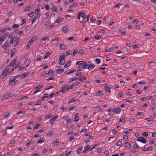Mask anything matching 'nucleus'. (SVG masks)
Returning <instances> with one entry per match:
<instances>
[{"label":"nucleus","mask_w":156,"mask_h":156,"mask_svg":"<svg viewBox=\"0 0 156 156\" xmlns=\"http://www.w3.org/2000/svg\"><path fill=\"white\" fill-rule=\"evenodd\" d=\"M80 62H81V63H79L78 65V69H79L78 71L86 69V66H87V62H83L82 61L77 62L76 64L77 65Z\"/></svg>","instance_id":"1"},{"label":"nucleus","mask_w":156,"mask_h":156,"mask_svg":"<svg viewBox=\"0 0 156 156\" xmlns=\"http://www.w3.org/2000/svg\"><path fill=\"white\" fill-rule=\"evenodd\" d=\"M66 57L65 55H61L59 58L58 64L60 65H64L65 63L64 58Z\"/></svg>","instance_id":"2"},{"label":"nucleus","mask_w":156,"mask_h":156,"mask_svg":"<svg viewBox=\"0 0 156 156\" xmlns=\"http://www.w3.org/2000/svg\"><path fill=\"white\" fill-rule=\"evenodd\" d=\"M92 62L91 61L87 62L86 69H88L89 70L93 69L95 66V65L94 64H91Z\"/></svg>","instance_id":"3"},{"label":"nucleus","mask_w":156,"mask_h":156,"mask_svg":"<svg viewBox=\"0 0 156 156\" xmlns=\"http://www.w3.org/2000/svg\"><path fill=\"white\" fill-rule=\"evenodd\" d=\"M69 89H70L69 86L65 85L60 90V92L62 93H64L65 92V90L66 91H69Z\"/></svg>","instance_id":"4"},{"label":"nucleus","mask_w":156,"mask_h":156,"mask_svg":"<svg viewBox=\"0 0 156 156\" xmlns=\"http://www.w3.org/2000/svg\"><path fill=\"white\" fill-rule=\"evenodd\" d=\"M35 40H30L28 43L27 46L25 48L27 49L29 48L30 46L33 44V43L36 41Z\"/></svg>","instance_id":"5"},{"label":"nucleus","mask_w":156,"mask_h":156,"mask_svg":"<svg viewBox=\"0 0 156 156\" xmlns=\"http://www.w3.org/2000/svg\"><path fill=\"white\" fill-rule=\"evenodd\" d=\"M137 141L143 143H145L146 142V140L143 137H139L137 139Z\"/></svg>","instance_id":"6"},{"label":"nucleus","mask_w":156,"mask_h":156,"mask_svg":"<svg viewBox=\"0 0 156 156\" xmlns=\"http://www.w3.org/2000/svg\"><path fill=\"white\" fill-rule=\"evenodd\" d=\"M30 74V72H26L24 73L22 75H20V76H21L22 78H24L25 77L28 76Z\"/></svg>","instance_id":"7"},{"label":"nucleus","mask_w":156,"mask_h":156,"mask_svg":"<svg viewBox=\"0 0 156 156\" xmlns=\"http://www.w3.org/2000/svg\"><path fill=\"white\" fill-rule=\"evenodd\" d=\"M79 12L80 14V16L83 20L85 19V17L86 16V14L84 12L81 11Z\"/></svg>","instance_id":"8"},{"label":"nucleus","mask_w":156,"mask_h":156,"mask_svg":"<svg viewBox=\"0 0 156 156\" xmlns=\"http://www.w3.org/2000/svg\"><path fill=\"white\" fill-rule=\"evenodd\" d=\"M103 94V92L102 91L98 90L96 92V95L98 96H101Z\"/></svg>","instance_id":"9"},{"label":"nucleus","mask_w":156,"mask_h":156,"mask_svg":"<svg viewBox=\"0 0 156 156\" xmlns=\"http://www.w3.org/2000/svg\"><path fill=\"white\" fill-rule=\"evenodd\" d=\"M90 148V146L89 145H87L84 147V149L83 151V153H84L86 151L89 150Z\"/></svg>","instance_id":"10"},{"label":"nucleus","mask_w":156,"mask_h":156,"mask_svg":"<svg viewBox=\"0 0 156 156\" xmlns=\"http://www.w3.org/2000/svg\"><path fill=\"white\" fill-rule=\"evenodd\" d=\"M17 60L16 58H15L11 62L10 64V66H13L15 64V63L16 62V61ZM9 65L8 66L6 67V68H7L8 67H9Z\"/></svg>","instance_id":"11"},{"label":"nucleus","mask_w":156,"mask_h":156,"mask_svg":"<svg viewBox=\"0 0 156 156\" xmlns=\"http://www.w3.org/2000/svg\"><path fill=\"white\" fill-rule=\"evenodd\" d=\"M58 116L57 115H56L50 120V124L51 125H52L53 124V121H55L58 118Z\"/></svg>","instance_id":"12"},{"label":"nucleus","mask_w":156,"mask_h":156,"mask_svg":"<svg viewBox=\"0 0 156 156\" xmlns=\"http://www.w3.org/2000/svg\"><path fill=\"white\" fill-rule=\"evenodd\" d=\"M9 34V33L8 32L6 33L3 35L2 37H0V39H5L8 36Z\"/></svg>","instance_id":"13"},{"label":"nucleus","mask_w":156,"mask_h":156,"mask_svg":"<svg viewBox=\"0 0 156 156\" xmlns=\"http://www.w3.org/2000/svg\"><path fill=\"white\" fill-rule=\"evenodd\" d=\"M64 71V69H56L55 71V72L57 73L60 74Z\"/></svg>","instance_id":"14"},{"label":"nucleus","mask_w":156,"mask_h":156,"mask_svg":"<svg viewBox=\"0 0 156 156\" xmlns=\"http://www.w3.org/2000/svg\"><path fill=\"white\" fill-rule=\"evenodd\" d=\"M86 78L84 76H82L80 77H78L77 78V80H80L81 82H83L84 80H85Z\"/></svg>","instance_id":"15"},{"label":"nucleus","mask_w":156,"mask_h":156,"mask_svg":"<svg viewBox=\"0 0 156 156\" xmlns=\"http://www.w3.org/2000/svg\"><path fill=\"white\" fill-rule=\"evenodd\" d=\"M68 28V26H64L61 29V30L64 31L65 32H66L67 31V30Z\"/></svg>","instance_id":"16"},{"label":"nucleus","mask_w":156,"mask_h":156,"mask_svg":"<svg viewBox=\"0 0 156 156\" xmlns=\"http://www.w3.org/2000/svg\"><path fill=\"white\" fill-rule=\"evenodd\" d=\"M8 71L9 70H8V69L6 68H5L3 70V73L2 74V75L3 76H6V75L7 73V71Z\"/></svg>","instance_id":"17"},{"label":"nucleus","mask_w":156,"mask_h":156,"mask_svg":"<svg viewBox=\"0 0 156 156\" xmlns=\"http://www.w3.org/2000/svg\"><path fill=\"white\" fill-rule=\"evenodd\" d=\"M40 16V14H37L36 16L35 17V18L33 19L32 21V23H34L35 21L38 19L39 17Z\"/></svg>","instance_id":"18"},{"label":"nucleus","mask_w":156,"mask_h":156,"mask_svg":"<svg viewBox=\"0 0 156 156\" xmlns=\"http://www.w3.org/2000/svg\"><path fill=\"white\" fill-rule=\"evenodd\" d=\"M44 86V84H38L37 86H36L35 88V89H40L41 88L43 87Z\"/></svg>","instance_id":"19"},{"label":"nucleus","mask_w":156,"mask_h":156,"mask_svg":"<svg viewBox=\"0 0 156 156\" xmlns=\"http://www.w3.org/2000/svg\"><path fill=\"white\" fill-rule=\"evenodd\" d=\"M153 148L151 147L150 146L148 148H146L145 147H144L143 149L142 150L144 151H149V150H151V151H152L153 149Z\"/></svg>","instance_id":"20"},{"label":"nucleus","mask_w":156,"mask_h":156,"mask_svg":"<svg viewBox=\"0 0 156 156\" xmlns=\"http://www.w3.org/2000/svg\"><path fill=\"white\" fill-rule=\"evenodd\" d=\"M104 89L108 93H110V88L108 87L106 85L104 86Z\"/></svg>","instance_id":"21"},{"label":"nucleus","mask_w":156,"mask_h":156,"mask_svg":"<svg viewBox=\"0 0 156 156\" xmlns=\"http://www.w3.org/2000/svg\"><path fill=\"white\" fill-rule=\"evenodd\" d=\"M63 19L64 18H63L59 17L55 22V23H59L61 21H62Z\"/></svg>","instance_id":"22"},{"label":"nucleus","mask_w":156,"mask_h":156,"mask_svg":"<svg viewBox=\"0 0 156 156\" xmlns=\"http://www.w3.org/2000/svg\"><path fill=\"white\" fill-rule=\"evenodd\" d=\"M50 9L53 12H55L56 13L57 12V8L56 6H53L52 8H50Z\"/></svg>","instance_id":"23"},{"label":"nucleus","mask_w":156,"mask_h":156,"mask_svg":"<svg viewBox=\"0 0 156 156\" xmlns=\"http://www.w3.org/2000/svg\"><path fill=\"white\" fill-rule=\"evenodd\" d=\"M115 109V113L117 114H119L120 112V109L119 108H116Z\"/></svg>","instance_id":"24"},{"label":"nucleus","mask_w":156,"mask_h":156,"mask_svg":"<svg viewBox=\"0 0 156 156\" xmlns=\"http://www.w3.org/2000/svg\"><path fill=\"white\" fill-rule=\"evenodd\" d=\"M9 43L6 42L2 46V48L3 49H5L6 48L8 47Z\"/></svg>","instance_id":"25"},{"label":"nucleus","mask_w":156,"mask_h":156,"mask_svg":"<svg viewBox=\"0 0 156 156\" xmlns=\"http://www.w3.org/2000/svg\"><path fill=\"white\" fill-rule=\"evenodd\" d=\"M31 7V6L30 5H29L28 6H26L25 8L24 9V11H28L30 10Z\"/></svg>","instance_id":"26"},{"label":"nucleus","mask_w":156,"mask_h":156,"mask_svg":"<svg viewBox=\"0 0 156 156\" xmlns=\"http://www.w3.org/2000/svg\"><path fill=\"white\" fill-rule=\"evenodd\" d=\"M124 66L125 68L126 69H128L129 68H131L132 69L133 68L131 66H130L129 64L128 63L126 64Z\"/></svg>","instance_id":"27"},{"label":"nucleus","mask_w":156,"mask_h":156,"mask_svg":"<svg viewBox=\"0 0 156 156\" xmlns=\"http://www.w3.org/2000/svg\"><path fill=\"white\" fill-rule=\"evenodd\" d=\"M53 133L54 132L53 131H49L48 133L47 134V135L48 136H51L53 135Z\"/></svg>","instance_id":"28"},{"label":"nucleus","mask_w":156,"mask_h":156,"mask_svg":"<svg viewBox=\"0 0 156 156\" xmlns=\"http://www.w3.org/2000/svg\"><path fill=\"white\" fill-rule=\"evenodd\" d=\"M125 147L128 148H129L130 147V144L128 142H127L125 144Z\"/></svg>","instance_id":"29"},{"label":"nucleus","mask_w":156,"mask_h":156,"mask_svg":"<svg viewBox=\"0 0 156 156\" xmlns=\"http://www.w3.org/2000/svg\"><path fill=\"white\" fill-rule=\"evenodd\" d=\"M40 124H39L38 123H37L36 124V125H35V126L34 127V128H33V130L37 129L38 128V127L40 126Z\"/></svg>","instance_id":"30"},{"label":"nucleus","mask_w":156,"mask_h":156,"mask_svg":"<svg viewBox=\"0 0 156 156\" xmlns=\"http://www.w3.org/2000/svg\"><path fill=\"white\" fill-rule=\"evenodd\" d=\"M77 80V77H74L73 78H70L69 81V83H70V82L73 81L74 80Z\"/></svg>","instance_id":"31"},{"label":"nucleus","mask_w":156,"mask_h":156,"mask_svg":"<svg viewBox=\"0 0 156 156\" xmlns=\"http://www.w3.org/2000/svg\"><path fill=\"white\" fill-rule=\"evenodd\" d=\"M70 66V62H68L66 63L64 66V67L65 68H66L68 67H69Z\"/></svg>","instance_id":"32"},{"label":"nucleus","mask_w":156,"mask_h":156,"mask_svg":"<svg viewBox=\"0 0 156 156\" xmlns=\"http://www.w3.org/2000/svg\"><path fill=\"white\" fill-rule=\"evenodd\" d=\"M47 95H48V94H44V95L43 96L41 97V99H40L42 101H43L45 98H47L48 97V96Z\"/></svg>","instance_id":"33"},{"label":"nucleus","mask_w":156,"mask_h":156,"mask_svg":"<svg viewBox=\"0 0 156 156\" xmlns=\"http://www.w3.org/2000/svg\"><path fill=\"white\" fill-rule=\"evenodd\" d=\"M53 71L52 70H50L48 73H45V75H48L49 74H53Z\"/></svg>","instance_id":"34"},{"label":"nucleus","mask_w":156,"mask_h":156,"mask_svg":"<svg viewBox=\"0 0 156 156\" xmlns=\"http://www.w3.org/2000/svg\"><path fill=\"white\" fill-rule=\"evenodd\" d=\"M45 141V139L44 138H41L38 141L37 143H41Z\"/></svg>","instance_id":"35"},{"label":"nucleus","mask_w":156,"mask_h":156,"mask_svg":"<svg viewBox=\"0 0 156 156\" xmlns=\"http://www.w3.org/2000/svg\"><path fill=\"white\" fill-rule=\"evenodd\" d=\"M53 116V115L51 114H49L48 115H47L45 117V118L46 119H49L50 117H51Z\"/></svg>","instance_id":"36"},{"label":"nucleus","mask_w":156,"mask_h":156,"mask_svg":"<svg viewBox=\"0 0 156 156\" xmlns=\"http://www.w3.org/2000/svg\"><path fill=\"white\" fill-rule=\"evenodd\" d=\"M15 36V35L13 34H11L9 35V38H10V39H16V38H13Z\"/></svg>","instance_id":"37"},{"label":"nucleus","mask_w":156,"mask_h":156,"mask_svg":"<svg viewBox=\"0 0 156 156\" xmlns=\"http://www.w3.org/2000/svg\"><path fill=\"white\" fill-rule=\"evenodd\" d=\"M102 37L100 35H97L94 37V39H100Z\"/></svg>","instance_id":"38"},{"label":"nucleus","mask_w":156,"mask_h":156,"mask_svg":"<svg viewBox=\"0 0 156 156\" xmlns=\"http://www.w3.org/2000/svg\"><path fill=\"white\" fill-rule=\"evenodd\" d=\"M59 45L60 46V48L61 49L64 50L66 48L64 44H61Z\"/></svg>","instance_id":"39"},{"label":"nucleus","mask_w":156,"mask_h":156,"mask_svg":"<svg viewBox=\"0 0 156 156\" xmlns=\"http://www.w3.org/2000/svg\"><path fill=\"white\" fill-rule=\"evenodd\" d=\"M77 4L76 3H74L73 4H71L69 5V8H71L73 7L74 6L76 7L77 6Z\"/></svg>","instance_id":"40"},{"label":"nucleus","mask_w":156,"mask_h":156,"mask_svg":"<svg viewBox=\"0 0 156 156\" xmlns=\"http://www.w3.org/2000/svg\"><path fill=\"white\" fill-rule=\"evenodd\" d=\"M96 21V20L94 18V17H93V16H92L90 20V21L91 23H94Z\"/></svg>","instance_id":"41"},{"label":"nucleus","mask_w":156,"mask_h":156,"mask_svg":"<svg viewBox=\"0 0 156 156\" xmlns=\"http://www.w3.org/2000/svg\"><path fill=\"white\" fill-rule=\"evenodd\" d=\"M9 84L10 85H11V86H13L15 84V83H14V81H13L11 80H9Z\"/></svg>","instance_id":"42"},{"label":"nucleus","mask_w":156,"mask_h":156,"mask_svg":"<svg viewBox=\"0 0 156 156\" xmlns=\"http://www.w3.org/2000/svg\"><path fill=\"white\" fill-rule=\"evenodd\" d=\"M59 143L58 140H56L53 143V145L54 146H56L59 144Z\"/></svg>","instance_id":"43"},{"label":"nucleus","mask_w":156,"mask_h":156,"mask_svg":"<svg viewBox=\"0 0 156 156\" xmlns=\"http://www.w3.org/2000/svg\"><path fill=\"white\" fill-rule=\"evenodd\" d=\"M11 94L10 93H6L4 95L6 99H8L10 97Z\"/></svg>","instance_id":"44"},{"label":"nucleus","mask_w":156,"mask_h":156,"mask_svg":"<svg viewBox=\"0 0 156 156\" xmlns=\"http://www.w3.org/2000/svg\"><path fill=\"white\" fill-rule=\"evenodd\" d=\"M76 99H74V98H72L69 100L68 103H71L74 102L76 101Z\"/></svg>","instance_id":"45"},{"label":"nucleus","mask_w":156,"mask_h":156,"mask_svg":"<svg viewBox=\"0 0 156 156\" xmlns=\"http://www.w3.org/2000/svg\"><path fill=\"white\" fill-rule=\"evenodd\" d=\"M42 101L40 99L39 100H37V103L35 104V105H40L41 104V101Z\"/></svg>","instance_id":"46"},{"label":"nucleus","mask_w":156,"mask_h":156,"mask_svg":"<svg viewBox=\"0 0 156 156\" xmlns=\"http://www.w3.org/2000/svg\"><path fill=\"white\" fill-rule=\"evenodd\" d=\"M95 61L97 64H99L100 62V59L98 58H96Z\"/></svg>","instance_id":"47"},{"label":"nucleus","mask_w":156,"mask_h":156,"mask_svg":"<svg viewBox=\"0 0 156 156\" xmlns=\"http://www.w3.org/2000/svg\"><path fill=\"white\" fill-rule=\"evenodd\" d=\"M77 51V50L76 49H75L74 50L72 54V56H75L76 54V52Z\"/></svg>","instance_id":"48"},{"label":"nucleus","mask_w":156,"mask_h":156,"mask_svg":"<svg viewBox=\"0 0 156 156\" xmlns=\"http://www.w3.org/2000/svg\"><path fill=\"white\" fill-rule=\"evenodd\" d=\"M51 54L50 52L49 51H48L46 53V56L44 57V58H47Z\"/></svg>","instance_id":"49"},{"label":"nucleus","mask_w":156,"mask_h":156,"mask_svg":"<svg viewBox=\"0 0 156 156\" xmlns=\"http://www.w3.org/2000/svg\"><path fill=\"white\" fill-rule=\"evenodd\" d=\"M30 60L27 61L26 62V66L27 67H28L30 63Z\"/></svg>","instance_id":"50"},{"label":"nucleus","mask_w":156,"mask_h":156,"mask_svg":"<svg viewBox=\"0 0 156 156\" xmlns=\"http://www.w3.org/2000/svg\"><path fill=\"white\" fill-rule=\"evenodd\" d=\"M142 135L144 136L147 137L148 136V133L147 132H144L142 133Z\"/></svg>","instance_id":"51"},{"label":"nucleus","mask_w":156,"mask_h":156,"mask_svg":"<svg viewBox=\"0 0 156 156\" xmlns=\"http://www.w3.org/2000/svg\"><path fill=\"white\" fill-rule=\"evenodd\" d=\"M82 147H80L77 150V153L78 154L82 152Z\"/></svg>","instance_id":"52"},{"label":"nucleus","mask_w":156,"mask_h":156,"mask_svg":"<svg viewBox=\"0 0 156 156\" xmlns=\"http://www.w3.org/2000/svg\"><path fill=\"white\" fill-rule=\"evenodd\" d=\"M113 51V49L112 48H110L109 49H107L105 50V52H108L109 51Z\"/></svg>","instance_id":"53"},{"label":"nucleus","mask_w":156,"mask_h":156,"mask_svg":"<svg viewBox=\"0 0 156 156\" xmlns=\"http://www.w3.org/2000/svg\"><path fill=\"white\" fill-rule=\"evenodd\" d=\"M76 71V69H74V70H71L69 72L67 73L66 74L67 75V74H69L72 73H73L75 72Z\"/></svg>","instance_id":"54"},{"label":"nucleus","mask_w":156,"mask_h":156,"mask_svg":"<svg viewBox=\"0 0 156 156\" xmlns=\"http://www.w3.org/2000/svg\"><path fill=\"white\" fill-rule=\"evenodd\" d=\"M122 144V143L121 141H118V142L116 144V146H120Z\"/></svg>","instance_id":"55"},{"label":"nucleus","mask_w":156,"mask_h":156,"mask_svg":"<svg viewBox=\"0 0 156 156\" xmlns=\"http://www.w3.org/2000/svg\"><path fill=\"white\" fill-rule=\"evenodd\" d=\"M19 26V25L16 24H14L12 26V27L13 28H17Z\"/></svg>","instance_id":"56"},{"label":"nucleus","mask_w":156,"mask_h":156,"mask_svg":"<svg viewBox=\"0 0 156 156\" xmlns=\"http://www.w3.org/2000/svg\"><path fill=\"white\" fill-rule=\"evenodd\" d=\"M16 78H15V77H11L9 79V80H11L13 81H14L16 80Z\"/></svg>","instance_id":"57"},{"label":"nucleus","mask_w":156,"mask_h":156,"mask_svg":"<svg viewBox=\"0 0 156 156\" xmlns=\"http://www.w3.org/2000/svg\"><path fill=\"white\" fill-rule=\"evenodd\" d=\"M125 121V119L124 118H121L120 119L119 121V122H121L122 123H124Z\"/></svg>","instance_id":"58"},{"label":"nucleus","mask_w":156,"mask_h":156,"mask_svg":"<svg viewBox=\"0 0 156 156\" xmlns=\"http://www.w3.org/2000/svg\"><path fill=\"white\" fill-rule=\"evenodd\" d=\"M146 83L145 81H143L140 82L138 83V84L143 85L145 84Z\"/></svg>","instance_id":"59"},{"label":"nucleus","mask_w":156,"mask_h":156,"mask_svg":"<svg viewBox=\"0 0 156 156\" xmlns=\"http://www.w3.org/2000/svg\"><path fill=\"white\" fill-rule=\"evenodd\" d=\"M34 13L33 12H31L29 14L28 16L30 17H31L34 15Z\"/></svg>","instance_id":"60"},{"label":"nucleus","mask_w":156,"mask_h":156,"mask_svg":"<svg viewBox=\"0 0 156 156\" xmlns=\"http://www.w3.org/2000/svg\"><path fill=\"white\" fill-rule=\"evenodd\" d=\"M101 110V108L100 107H97L95 109V111L98 112Z\"/></svg>","instance_id":"61"},{"label":"nucleus","mask_w":156,"mask_h":156,"mask_svg":"<svg viewBox=\"0 0 156 156\" xmlns=\"http://www.w3.org/2000/svg\"><path fill=\"white\" fill-rule=\"evenodd\" d=\"M117 131L116 130L113 129L112 130V133L113 135H115Z\"/></svg>","instance_id":"62"},{"label":"nucleus","mask_w":156,"mask_h":156,"mask_svg":"<svg viewBox=\"0 0 156 156\" xmlns=\"http://www.w3.org/2000/svg\"><path fill=\"white\" fill-rule=\"evenodd\" d=\"M149 141V144H153L154 143V141L153 140H148Z\"/></svg>","instance_id":"63"},{"label":"nucleus","mask_w":156,"mask_h":156,"mask_svg":"<svg viewBox=\"0 0 156 156\" xmlns=\"http://www.w3.org/2000/svg\"><path fill=\"white\" fill-rule=\"evenodd\" d=\"M84 50L83 49H81V50H80L78 52V54H82L83 51Z\"/></svg>","instance_id":"64"}]
</instances>
